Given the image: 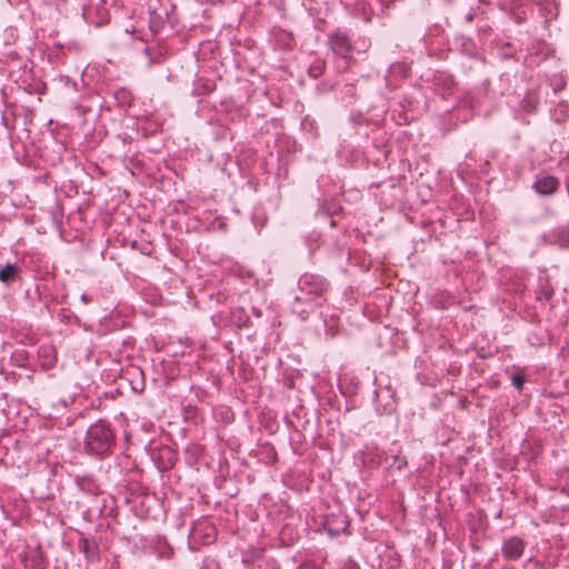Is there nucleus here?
Wrapping results in <instances>:
<instances>
[{
    "label": "nucleus",
    "instance_id": "23",
    "mask_svg": "<svg viewBox=\"0 0 569 569\" xmlns=\"http://www.w3.org/2000/svg\"><path fill=\"white\" fill-rule=\"evenodd\" d=\"M298 569H321V567L313 561H305L298 567Z\"/></svg>",
    "mask_w": 569,
    "mask_h": 569
},
{
    "label": "nucleus",
    "instance_id": "27",
    "mask_svg": "<svg viewBox=\"0 0 569 569\" xmlns=\"http://www.w3.org/2000/svg\"><path fill=\"white\" fill-rule=\"evenodd\" d=\"M525 103H526L525 107L528 108L529 110H536V102L533 104H531V101L529 98L525 100Z\"/></svg>",
    "mask_w": 569,
    "mask_h": 569
},
{
    "label": "nucleus",
    "instance_id": "17",
    "mask_svg": "<svg viewBox=\"0 0 569 569\" xmlns=\"http://www.w3.org/2000/svg\"><path fill=\"white\" fill-rule=\"evenodd\" d=\"M387 460V455L383 451H380L379 449L371 450L368 452L366 458V463L370 468H378Z\"/></svg>",
    "mask_w": 569,
    "mask_h": 569
},
{
    "label": "nucleus",
    "instance_id": "7",
    "mask_svg": "<svg viewBox=\"0 0 569 569\" xmlns=\"http://www.w3.org/2000/svg\"><path fill=\"white\" fill-rule=\"evenodd\" d=\"M348 528V518L342 513L331 515L325 520V529L331 537H338L339 535L347 532Z\"/></svg>",
    "mask_w": 569,
    "mask_h": 569
},
{
    "label": "nucleus",
    "instance_id": "14",
    "mask_svg": "<svg viewBox=\"0 0 569 569\" xmlns=\"http://www.w3.org/2000/svg\"><path fill=\"white\" fill-rule=\"evenodd\" d=\"M217 88L216 81L212 79L199 77L194 81L193 91L197 96H207L212 93Z\"/></svg>",
    "mask_w": 569,
    "mask_h": 569
},
{
    "label": "nucleus",
    "instance_id": "20",
    "mask_svg": "<svg viewBox=\"0 0 569 569\" xmlns=\"http://www.w3.org/2000/svg\"><path fill=\"white\" fill-rule=\"evenodd\" d=\"M536 295L539 300H549L553 295L552 287H539Z\"/></svg>",
    "mask_w": 569,
    "mask_h": 569
},
{
    "label": "nucleus",
    "instance_id": "19",
    "mask_svg": "<svg viewBox=\"0 0 569 569\" xmlns=\"http://www.w3.org/2000/svg\"><path fill=\"white\" fill-rule=\"evenodd\" d=\"M79 549L84 553L87 559H93L96 557L94 550L90 549L89 542L87 539H82L79 542Z\"/></svg>",
    "mask_w": 569,
    "mask_h": 569
},
{
    "label": "nucleus",
    "instance_id": "28",
    "mask_svg": "<svg viewBox=\"0 0 569 569\" xmlns=\"http://www.w3.org/2000/svg\"><path fill=\"white\" fill-rule=\"evenodd\" d=\"M558 110L561 112V114H563V117L567 116V111H568V106L567 104H560L558 107Z\"/></svg>",
    "mask_w": 569,
    "mask_h": 569
},
{
    "label": "nucleus",
    "instance_id": "15",
    "mask_svg": "<svg viewBox=\"0 0 569 569\" xmlns=\"http://www.w3.org/2000/svg\"><path fill=\"white\" fill-rule=\"evenodd\" d=\"M113 97H114L118 106L121 108H124V109L131 107V104L133 103V100H134V96L131 92V90H129L127 88H122V87L118 88L114 91Z\"/></svg>",
    "mask_w": 569,
    "mask_h": 569
},
{
    "label": "nucleus",
    "instance_id": "26",
    "mask_svg": "<svg viewBox=\"0 0 569 569\" xmlns=\"http://www.w3.org/2000/svg\"><path fill=\"white\" fill-rule=\"evenodd\" d=\"M566 244H569V231L562 230V237L560 238Z\"/></svg>",
    "mask_w": 569,
    "mask_h": 569
},
{
    "label": "nucleus",
    "instance_id": "18",
    "mask_svg": "<svg viewBox=\"0 0 569 569\" xmlns=\"http://www.w3.org/2000/svg\"><path fill=\"white\" fill-rule=\"evenodd\" d=\"M326 70V61L323 59L317 58L308 68L309 77L313 79H318L323 74Z\"/></svg>",
    "mask_w": 569,
    "mask_h": 569
},
{
    "label": "nucleus",
    "instance_id": "12",
    "mask_svg": "<svg viewBox=\"0 0 569 569\" xmlns=\"http://www.w3.org/2000/svg\"><path fill=\"white\" fill-rule=\"evenodd\" d=\"M169 14L167 10L150 9L149 27L153 33H158L163 29Z\"/></svg>",
    "mask_w": 569,
    "mask_h": 569
},
{
    "label": "nucleus",
    "instance_id": "24",
    "mask_svg": "<svg viewBox=\"0 0 569 569\" xmlns=\"http://www.w3.org/2000/svg\"><path fill=\"white\" fill-rule=\"evenodd\" d=\"M216 299H217V303H222L227 300V296L224 292H221L219 291L217 295H216Z\"/></svg>",
    "mask_w": 569,
    "mask_h": 569
},
{
    "label": "nucleus",
    "instance_id": "2",
    "mask_svg": "<svg viewBox=\"0 0 569 569\" xmlns=\"http://www.w3.org/2000/svg\"><path fill=\"white\" fill-rule=\"evenodd\" d=\"M327 43L335 57L342 60V70H348L355 63L356 60L352 56L355 46L346 31L337 29L331 32L328 34Z\"/></svg>",
    "mask_w": 569,
    "mask_h": 569
},
{
    "label": "nucleus",
    "instance_id": "4",
    "mask_svg": "<svg viewBox=\"0 0 569 569\" xmlns=\"http://www.w3.org/2000/svg\"><path fill=\"white\" fill-rule=\"evenodd\" d=\"M83 51V47L78 41L66 43L56 42L49 48L48 59L51 63L64 64L69 56H76Z\"/></svg>",
    "mask_w": 569,
    "mask_h": 569
},
{
    "label": "nucleus",
    "instance_id": "10",
    "mask_svg": "<svg viewBox=\"0 0 569 569\" xmlns=\"http://www.w3.org/2000/svg\"><path fill=\"white\" fill-rule=\"evenodd\" d=\"M143 52L148 58L149 67L163 63L168 56V51L158 44L146 46Z\"/></svg>",
    "mask_w": 569,
    "mask_h": 569
},
{
    "label": "nucleus",
    "instance_id": "30",
    "mask_svg": "<svg viewBox=\"0 0 569 569\" xmlns=\"http://www.w3.org/2000/svg\"><path fill=\"white\" fill-rule=\"evenodd\" d=\"M202 569H218L217 565L212 561L209 565H206Z\"/></svg>",
    "mask_w": 569,
    "mask_h": 569
},
{
    "label": "nucleus",
    "instance_id": "9",
    "mask_svg": "<svg viewBox=\"0 0 569 569\" xmlns=\"http://www.w3.org/2000/svg\"><path fill=\"white\" fill-rule=\"evenodd\" d=\"M38 359L41 368L51 369L57 363V351L51 345L40 346L38 349Z\"/></svg>",
    "mask_w": 569,
    "mask_h": 569
},
{
    "label": "nucleus",
    "instance_id": "8",
    "mask_svg": "<svg viewBox=\"0 0 569 569\" xmlns=\"http://www.w3.org/2000/svg\"><path fill=\"white\" fill-rule=\"evenodd\" d=\"M539 13L543 18L545 28L556 20L560 12V0H539Z\"/></svg>",
    "mask_w": 569,
    "mask_h": 569
},
{
    "label": "nucleus",
    "instance_id": "31",
    "mask_svg": "<svg viewBox=\"0 0 569 569\" xmlns=\"http://www.w3.org/2000/svg\"><path fill=\"white\" fill-rule=\"evenodd\" d=\"M466 20L471 22L473 20V16L471 13L467 14Z\"/></svg>",
    "mask_w": 569,
    "mask_h": 569
},
{
    "label": "nucleus",
    "instance_id": "5",
    "mask_svg": "<svg viewBox=\"0 0 569 569\" xmlns=\"http://www.w3.org/2000/svg\"><path fill=\"white\" fill-rule=\"evenodd\" d=\"M526 541L517 536L509 537L503 540L501 546V552L506 560L515 561L519 560L526 549Z\"/></svg>",
    "mask_w": 569,
    "mask_h": 569
},
{
    "label": "nucleus",
    "instance_id": "13",
    "mask_svg": "<svg viewBox=\"0 0 569 569\" xmlns=\"http://www.w3.org/2000/svg\"><path fill=\"white\" fill-rule=\"evenodd\" d=\"M21 268L17 263L0 266V281L4 283L21 281Z\"/></svg>",
    "mask_w": 569,
    "mask_h": 569
},
{
    "label": "nucleus",
    "instance_id": "32",
    "mask_svg": "<svg viewBox=\"0 0 569 569\" xmlns=\"http://www.w3.org/2000/svg\"><path fill=\"white\" fill-rule=\"evenodd\" d=\"M566 189H567V192H568V196H569V178L566 180Z\"/></svg>",
    "mask_w": 569,
    "mask_h": 569
},
{
    "label": "nucleus",
    "instance_id": "33",
    "mask_svg": "<svg viewBox=\"0 0 569 569\" xmlns=\"http://www.w3.org/2000/svg\"><path fill=\"white\" fill-rule=\"evenodd\" d=\"M81 299L86 302V301H87V296H86V295H82V296H81Z\"/></svg>",
    "mask_w": 569,
    "mask_h": 569
},
{
    "label": "nucleus",
    "instance_id": "11",
    "mask_svg": "<svg viewBox=\"0 0 569 569\" xmlns=\"http://www.w3.org/2000/svg\"><path fill=\"white\" fill-rule=\"evenodd\" d=\"M433 84L438 91L445 97L451 94L456 81L451 74L438 72L433 78Z\"/></svg>",
    "mask_w": 569,
    "mask_h": 569
},
{
    "label": "nucleus",
    "instance_id": "1",
    "mask_svg": "<svg viewBox=\"0 0 569 569\" xmlns=\"http://www.w3.org/2000/svg\"><path fill=\"white\" fill-rule=\"evenodd\" d=\"M116 436L108 421L100 419L91 425L86 435L84 449L96 456L109 453L114 446Z\"/></svg>",
    "mask_w": 569,
    "mask_h": 569
},
{
    "label": "nucleus",
    "instance_id": "22",
    "mask_svg": "<svg viewBox=\"0 0 569 569\" xmlns=\"http://www.w3.org/2000/svg\"><path fill=\"white\" fill-rule=\"evenodd\" d=\"M525 383V377L521 376V375H515L512 377V385L517 388V389H521L522 386Z\"/></svg>",
    "mask_w": 569,
    "mask_h": 569
},
{
    "label": "nucleus",
    "instance_id": "29",
    "mask_svg": "<svg viewBox=\"0 0 569 569\" xmlns=\"http://www.w3.org/2000/svg\"><path fill=\"white\" fill-rule=\"evenodd\" d=\"M149 247H150V244H144L143 248L141 249V252L144 254H150L151 251H150Z\"/></svg>",
    "mask_w": 569,
    "mask_h": 569
},
{
    "label": "nucleus",
    "instance_id": "6",
    "mask_svg": "<svg viewBox=\"0 0 569 569\" xmlns=\"http://www.w3.org/2000/svg\"><path fill=\"white\" fill-rule=\"evenodd\" d=\"M560 186V181L555 176L539 174L533 183V189L541 196L555 193Z\"/></svg>",
    "mask_w": 569,
    "mask_h": 569
},
{
    "label": "nucleus",
    "instance_id": "25",
    "mask_svg": "<svg viewBox=\"0 0 569 569\" xmlns=\"http://www.w3.org/2000/svg\"><path fill=\"white\" fill-rule=\"evenodd\" d=\"M343 569H360V567L353 561H348L345 565Z\"/></svg>",
    "mask_w": 569,
    "mask_h": 569
},
{
    "label": "nucleus",
    "instance_id": "16",
    "mask_svg": "<svg viewBox=\"0 0 569 569\" xmlns=\"http://www.w3.org/2000/svg\"><path fill=\"white\" fill-rule=\"evenodd\" d=\"M492 44L502 58H512L516 53V49L509 40L496 39Z\"/></svg>",
    "mask_w": 569,
    "mask_h": 569
},
{
    "label": "nucleus",
    "instance_id": "21",
    "mask_svg": "<svg viewBox=\"0 0 569 569\" xmlns=\"http://www.w3.org/2000/svg\"><path fill=\"white\" fill-rule=\"evenodd\" d=\"M407 465H408V461H407L406 457H401L399 455H396V456H393V462L390 466V468H396L398 470H401V469L406 468Z\"/></svg>",
    "mask_w": 569,
    "mask_h": 569
},
{
    "label": "nucleus",
    "instance_id": "3",
    "mask_svg": "<svg viewBox=\"0 0 569 569\" xmlns=\"http://www.w3.org/2000/svg\"><path fill=\"white\" fill-rule=\"evenodd\" d=\"M322 292V287H316L315 290H306L305 287H299L292 305L293 311L302 317L305 313H309L319 306V298Z\"/></svg>",
    "mask_w": 569,
    "mask_h": 569
}]
</instances>
